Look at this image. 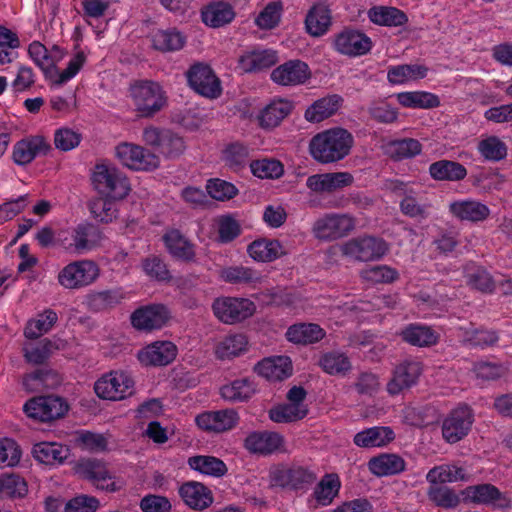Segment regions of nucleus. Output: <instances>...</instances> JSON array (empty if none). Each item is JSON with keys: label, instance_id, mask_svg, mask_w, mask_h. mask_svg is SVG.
Instances as JSON below:
<instances>
[{"label": "nucleus", "instance_id": "obj_1", "mask_svg": "<svg viewBox=\"0 0 512 512\" xmlns=\"http://www.w3.org/2000/svg\"><path fill=\"white\" fill-rule=\"evenodd\" d=\"M30 59L44 73L45 79L54 87H60L73 79L83 67L86 57L83 52L76 53L69 60L67 67L59 70L56 66L66 53L58 46L47 48L39 41H33L28 46Z\"/></svg>", "mask_w": 512, "mask_h": 512}, {"label": "nucleus", "instance_id": "obj_2", "mask_svg": "<svg viewBox=\"0 0 512 512\" xmlns=\"http://www.w3.org/2000/svg\"><path fill=\"white\" fill-rule=\"evenodd\" d=\"M353 144L354 138L348 130L335 127L313 136L309 143V152L318 163L330 164L348 156Z\"/></svg>", "mask_w": 512, "mask_h": 512}, {"label": "nucleus", "instance_id": "obj_3", "mask_svg": "<svg viewBox=\"0 0 512 512\" xmlns=\"http://www.w3.org/2000/svg\"><path fill=\"white\" fill-rule=\"evenodd\" d=\"M73 470L80 478L104 492H118L126 486L125 479L113 471L109 464L101 459H79L75 463Z\"/></svg>", "mask_w": 512, "mask_h": 512}, {"label": "nucleus", "instance_id": "obj_4", "mask_svg": "<svg viewBox=\"0 0 512 512\" xmlns=\"http://www.w3.org/2000/svg\"><path fill=\"white\" fill-rule=\"evenodd\" d=\"M135 379L125 369H112L102 373L93 384L95 395L103 401L120 402L135 394Z\"/></svg>", "mask_w": 512, "mask_h": 512}, {"label": "nucleus", "instance_id": "obj_5", "mask_svg": "<svg viewBox=\"0 0 512 512\" xmlns=\"http://www.w3.org/2000/svg\"><path fill=\"white\" fill-rule=\"evenodd\" d=\"M128 98L139 116L153 117L167 104V96L163 87L150 80H140L132 83L128 89Z\"/></svg>", "mask_w": 512, "mask_h": 512}, {"label": "nucleus", "instance_id": "obj_6", "mask_svg": "<svg viewBox=\"0 0 512 512\" xmlns=\"http://www.w3.org/2000/svg\"><path fill=\"white\" fill-rule=\"evenodd\" d=\"M92 184L101 196L117 201L126 198L131 191L127 176L112 165H97L92 174Z\"/></svg>", "mask_w": 512, "mask_h": 512}, {"label": "nucleus", "instance_id": "obj_7", "mask_svg": "<svg viewBox=\"0 0 512 512\" xmlns=\"http://www.w3.org/2000/svg\"><path fill=\"white\" fill-rule=\"evenodd\" d=\"M99 275L100 269L94 261L82 259L65 265L59 271L57 281L63 288L75 290L91 285Z\"/></svg>", "mask_w": 512, "mask_h": 512}, {"label": "nucleus", "instance_id": "obj_8", "mask_svg": "<svg viewBox=\"0 0 512 512\" xmlns=\"http://www.w3.org/2000/svg\"><path fill=\"white\" fill-rule=\"evenodd\" d=\"M212 311L220 322L233 325L252 317L256 305L248 298L222 296L213 301Z\"/></svg>", "mask_w": 512, "mask_h": 512}, {"label": "nucleus", "instance_id": "obj_9", "mask_svg": "<svg viewBox=\"0 0 512 512\" xmlns=\"http://www.w3.org/2000/svg\"><path fill=\"white\" fill-rule=\"evenodd\" d=\"M115 156L121 165L133 170L149 172L160 165L159 157L135 143L122 142L115 147Z\"/></svg>", "mask_w": 512, "mask_h": 512}, {"label": "nucleus", "instance_id": "obj_10", "mask_svg": "<svg viewBox=\"0 0 512 512\" xmlns=\"http://www.w3.org/2000/svg\"><path fill=\"white\" fill-rule=\"evenodd\" d=\"M342 254L359 262L375 261L388 251L387 243L377 237L361 236L352 238L340 246Z\"/></svg>", "mask_w": 512, "mask_h": 512}, {"label": "nucleus", "instance_id": "obj_11", "mask_svg": "<svg viewBox=\"0 0 512 512\" xmlns=\"http://www.w3.org/2000/svg\"><path fill=\"white\" fill-rule=\"evenodd\" d=\"M355 228V220L348 214H325L314 222L312 233L321 241H334L348 235Z\"/></svg>", "mask_w": 512, "mask_h": 512}, {"label": "nucleus", "instance_id": "obj_12", "mask_svg": "<svg viewBox=\"0 0 512 512\" xmlns=\"http://www.w3.org/2000/svg\"><path fill=\"white\" fill-rule=\"evenodd\" d=\"M99 231L89 223H80L71 230L59 233L58 242L68 251L83 253L92 250L100 241Z\"/></svg>", "mask_w": 512, "mask_h": 512}, {"label": "nucleus", "instance_id": "obj_13", "mask_svg": "<svg viewBox=\"0 0 512 512\" xmlns=\"http://www.w3.org/2000/svg\"><path fill=\"white\" fill-rule=\"evenodd\" d=\"M68 410L66 402L53 396H40L28 400L24 406L23 411L27 417L41 421L48 422L64 416Z\"/></svg>", "mask_w": 512, "mask_h": 512}, {"label": "nucleus", "instance_id": "obj_14", "mask_svg": "<svg viewBox=\"0 0 512 512\" xmlns=\"http://www.w3.org/2000/svg\"><path fill=\"white\" fill-rule=\"evenodd\" d=\"M238 412L233 408L205 411L195 417L197 427L209 433H223L234 429L239 423Z\"/></svg>", "mask_w": 512, "mask_h": 512}, {"label": "nucleus", "instance_id": "obj_15", "mask_svg": "<svg viewBox=\"0 0 512 512\" xmlns=\"http://www.w3.org/2000/svg\"><path fill=\"white\" fill-rule=\"evenodd\" d=\"M270 78L279 86L295 87L305 84L311 78V70L306 62L294 59L273 69Z\"/></svg>", "mask_w": 512, "mask_h": 512}, {"label": "nucleus", "instance_id": "obj_16", "mask_svg": "<svg viewBox=\"0 0 512 512\" xmlns=\"http://www.w3.org/2000/svg\"><path fill=\"white\" fill-rule=\"evenodd\" d=\"M187 77L189 85L198 94L211 99L220 96L221 84L210 66L195 64L189 69Z\"/></svg>", "mask_w": 512, "mask_h": 512}, {"label": "nucleus", "instance_id": "obj_17", "mask_svg": "<svg viewBox=\"0 0 512 512\" xmlns=\"http://www.w3.org/2000/svg\"><path fill=\"white\" fill-rule=\"evenodd\" d=\"M473 414L469 407L460 406L452 410L442 424V435L448 443L463 439L471 429Z\"/></svg>", "mask_w": 512, "mask_h": 512}, {"label": "nucleus", "instance_id": "obj_18", "mask_svg": "<svg viewBox=\"0 0 512 512\" xmlns=\"http://www.w3.org/2000/svg\"><path fill=\"white\" fill-rule=\"evenodd\" d=\"M170 318L168 309L160 304L142 306L130 316L131 325L140 331L161 329Z\"/></svg>", "mask_w": 512, "mask_h": 512}, {"label": "nucleus", "instance_id": "obj_19", "mask_svg": "<svg viewBox=\"0 0 512 512\" xmlns=\"http://www.w3.org/2000/svg\"><path fill=\"white\" fill-rule=\"evenodd\" d=\"M50 150V145L41 135H30L17 141L12 150V159L16 165L25 166L34 159L45 155Z\"/></svg>", "mask_w": 512, "mask_h": 512}, {"label": "nucleus", "instance_id": "obj_20", "mask_svg": "<svg viewBox=\"0 0 512 512\" xmlns=\"http://www.w3.org/2000/svg\"><path fill=\"white\" fill-rule=\"evenodd\" d=\"M465 501L492 506L495 509L510 507L511 500L491 484L469 486L462 491Z\"/></svg>", "mask_w": 512, "mask_h": 512}, {"label": "nucleus", "instance_id": "obj_21", "mask_svg": "<svg viewBox=\"0 0 512 512\" xmlns=\"http://www.w3.org/2000/svg\"><path fill=\"white\" fill-rule=\"evenodd\" d=\"M333 46L340 54L357 57L368 53L372 48V42L360 31L344 30L335 37Z\"/></svg>", "mask_w": 512, "mask_h": 512}, {"label": "nucleus", "instance_id": "obj_22", "mask_svg": "<svg viewBox=\"0 0 512 512\" xmlns=\"http://www.w3.org/2000/svg\"><path fill=\"white\" fill-rule=\"evenodd\" d=\"M177 355V347L170 341H155L137 353V359L143 366H165Z\"/></svg>", "mask_w": 512, "mask_h": 512}, {"label": "nucleus", "instance_id": "obj_23", "mask_svg": "<svg viewBox=\"0 0 512 512\" xmlns=\"http://www.w3.org/2000/svg\"><path fill=\"white\" fill-rule=\"evenodd\" d=\"M249 348L248 337L243 333H231L215 340L213 354L220 361H231L244 355Z\"/></svg>", "mask_w": 512, "mask_h": 512}, {"label": "nucleus", "instance_id": "obj_24", "mask_svg": "<svg viewBox=\"0 0 512 512\" xmlns=\"http://www.w3.org/2000/svg\"><path fill=\"white\" fill-rule=\"evenodd\" d=\"M341 489V480L338 474H325L315 485L311 495L308 498L310 508L329 506L338 496Z\"/></svg>", "mask_w": 512, "mask_h": 512}, {"label": "nucleus", "instance_id": "obj_25", "mask_svg": "<svg viewBox=\"0 0 512 512\" xmlns=\"http://www.w3.org/2000/svg\"><path fill=\"white\" fill-rule=\"evenodd\" d=\"M245 448L251 453L268 455L285 451V440L277 432H253L245 439Z\"/></svg>", "mask_w": 512, "mask_h": 512}, {"label": "nucleus", "instance_id": "obj_26", "mask_svg": "<svg viewBox=\"0 0 512 512\" xmlns=\"http://www.w3.org/2000/svg\"><path fill=\"white\" fill-rule=\"evenodd\" d=\"M353 181L354 177L349 172H331L309 176L306 186L315 193H330L350 186Z\"/></svg>", "mask_w": 512, "mask_h": 512}, {"label": "nucleus", "instance_id": "obj_27", "mask_svg": "<svg viewBox=\"0 0 512 512\" xmlns=\"http://www.w3.org/2000/svg\"><path fill=\"white\" fill-rule=\"evenodd\" d=\"M422 367L419 362L408 361L398 365L391 380L387 383V392L390 395H398L403 390L410 388L414 385L420 374Z\"/></svg>", "mask_w": 512, "mask_h": 512}, {"label": "nucleus", "instance_id": "obj_28", "mask_svg": "<svg viewBox=\"0 0 512 512\" xmlns=\"http://www.w3.org/2000/svg\"><path fill=\"white\" fill-rule=\"evenodd\" d=\"M293 102L288 99L276 98L270 101L257 116L259 126L263 129H274L292 112Z\"/></svg>", "mask_w": 512, "mask_h": 512}, {"label": "nucleus", "instance_id": "obj_29", "mask_svg": "<svg viewBox=\"0 0 512 512\" xmlns=\"http://www.w3.org/2000/svg\"><path fill=\"white\" fill-rule=\"evenodd\" d=\"M248 256L258 263H270L286 254L280 241L269 238H258L247 246Z\"/></svg>", "mask_w": 512, "mask_h": 512}, {"label": "nucleus", "instance_id": "obj_30", "mask_svg": "<svg viewBox=\"0 0 512 512\" xmlns=\"http://www.w3.org/2000/svg\"><path fill=\"white\" fill-rule=\"evenodd\" d=\"M390 189L397 195L403 196L400 202V210L404 215L418 220L428 217L429 205L420 204L413 196L414 192L407 184L395 181L391 183Z\"/></svg>", "mask_w": 512, "mask_h": 512}, {"label": "nucleus", "instance_id": "obj_31", "mask_svg": "<svg viewBox=\"0 0 512 512\" xmlns=\"http://www.w3.org/2000/svg\"><path fill=\"white\" fill-rule=\"evenodd\" d=\"M179 495L191 509L204 510L213 502L211 491L200 482L190 481L179 487Z\"/></svg>", "mask_w": 512, "mask_h": 512}, {"label": "nucleus", "instance_id": "obj_32", "mask_svg": "<svg viewBox=\"0 0 512 512\" xmlns=\"http://www.w3.org/2000/svg\"><path fill=\"white\" fill-rule=\"evenodd\" d=\"M255 371L269 381H281L291 376L292 362L286 356L269 357L260 361Z\"/></svg>", "mask_w": 512, "mask_h": 512}, {"label": "nucleus", "instance_id": "obj_33", "mask_svg": "<svg viewBox=\"0 0 512 512\" xmlns=\"http://www.w3.org/2000/svg\"><path fill=\"white\" fill-rule=\"evenodd\" d=\"M343 104V98L337 94L327 95L314 101L304 113L308 122L319 123L335 115Z\"/></svg>", "mask_w": 512, "mask_h": 512}, {"label": "nucleus", "instance_id": "obj_34", "mask_svg": "<svg viewBox=\"0 0 512 512\" xmlns=\"http://www.w3.org/2000/svg\"><path fill=\"white\" fill-rule=\"evenodd\" d=\"M278 60L276 51L272 49H256L243 53L238 67L245 73L257 72L274 65Z\"/></svg>", "mask_w": 512, "mask_h": 512}, {"label": "nucleus", "instance_id": "obj_35", "mask_svg": "<svg viewBox=\"0 0 512 512\" xmlns=\"http://www.w3.org/2000/svg\"><path fill=\"white\" fill-rule=\"evenodd\" d=\"M395 439L394 431L388 426H374L354 435L353 442L360 448H379Z\"/></svg>", "mask_w": 512, "mask_h": 512}, {"label": "nucleus", "instance_id": "obj_36", "mask_svg": "<svg viewBox=\"0 0 512 512\" xmlns=\"http://www.w3.org/2000/svg\"><path fill=\"white\" fill-rule=\"evenodd\" d=\"M449 210L454 217L469 222L484 221L490 215L487 205L472 199L454 201L450 203Z\"/></svg>", "mask_w": 512, "mask_h": 512}, {"label": "nucleus", "instance_id": "obj_37", "mask_svg": "<svg viewBox=\"0 0 512 512\" xmlns=\"http://www.w3.org/2000/svg\"><path fill=\"white\" fill-rule=\"evenodd\" d=\"M234 17L233 7L223 1L211 2L201 11L203 23L212 28H219L230 23Z\"/></svg>", "mask_w": 512, "mask_h": 512}, {"label": "nucleus", "instance_id": "obj_38", "mask_svg": "<svg viewBox=\"0 0 512 512\" xmlns=\"http://www.w3.org/2000/svg\"><path fill=\"white\" fill-rule=\"evenodd\" d=\"M154 49L161 52H173L182 49L186 43L185 35L176 28L157 29L150 34Z\"/></svg>", "mask_w": 512, "mask_h": 512}, {"label": "nucleus", "instance_id": "obj_39", "mask_svg": "<svg viewBox=\"0 0 512 512\" xmlns=\"http://www.w3.org/2000/svg\"><path fill=\"white\" fill-rule=\"evenodd\" d=\"M256 391V384L253 380L240 378L222 385L220 395L225 401L238 403L248 401Z\"/></svg>", "mask_w": 512, "mask_h": 512}, {"label": "nucleus", "instance_id": "obj_40", "mask_svg": "<svg viewBox=\"0 0 512 512\" xmlns=\"http://www.w3.org/2000/svg\"><path fill=\"white\" fill-rule=\"evenodd\" d=\"M429 68L421 64H402L391 66L387 71V79L392 85H405L424 79Z\"/></svg>", "mask_w": 512, "mask_h": 512}, {"label": "nucleus", "instance_id": "obj_41", "mask_svg": "<svg viewBox=\"0 0 512 512\" xmlns=\"http://www.w3.org/2000/svg\"><path fill=\"white\" fill-rule=\"evenodd\" d=\"M163 241L166 249L173 257L184 261H191L194 259V245L178 230H168L163 235Z\"/></svg>", "mask_w": 512, "mask_h": 512}, {"label": "nucleus", "instance_id": "obj_42", "mask_svg": "<svg viewBox=\"0 0 512 512\" xmlns=\"http://www.w3.org/2000/svg\"><path fill=\"white\" fill-rule=\"evenodd\" d=\"M331 11L324 4H316L310 8L305 18L306 31L314 37L324 35L331 25Z\"/></svg>", "mask_w": 512, "mask_h": 512}, {"label": "nucleus", "instance_id": "obj_43", "mask_svg": "<svg viewBox=\"0 0 512 512\" xmlns=\"http://www.w3.org/2000/svg\"><path fill=\"white\" fill-rule=\"evenodd\" d=\"M69 448L55 442H40L33 446V457L47 465L61 464L69 456Z\"/></svg>", "mask_w": 512, "mask_h": 512}, {"label": "nucleus", "instance_id": "obj_44", "mask_svg": "<svg viewBox=\"0 0 512 512\" xmlns=\"http://www.w3.org/2000/svg\"><path fill=\"white\" fill-rule=\"evenodd\" d=\"M326 335L324 329L314 323L292 325L286 332L288 341L295 344H313L322 340Z\"/></svg>", "mask_w": 512, "mask_h": 512}, {"label": "nucleus", "instance_id": "obj_45", "mask_svg": "<svg viewBox=\"0 0 512 512\" xmlns=\"http://www.w3.org/2000/svg\"><path fill=\"white\" fill-rule=\"evenodd\" d=\"M219 278L232 284H260L263 276L251 267L242 265L224 267L219 272Z\"/></svg>", "mask_w": 512, "mask_h": 512}, {"label": "nucleus", "instance_id": "obj_46", "mask_svg": "<svg viewBox=\"0 0 512 512\" xmlns=\"http://www.w3.org/2000/svg\"><path fill=\"white\" fill-rule=\"evenodd\" d=\"M400 105L413 109H430L440 105L439 97L427 91H407L396 95Z\"/></svg>", "mask_w": 512, "mask_h": 512}, {"label": "nucleus", "instance_id": "obj_47", "mask_svg": "<svg viewBox=\"0 0 512 512\" xmlns=\"http://www.w3.org/2000/svg\"><path fill=\"white\" fill-rule=\"evenodd\" d=\"M188 466L200 474L211 477H222L227 473L226 464L219 458L209 455L192 456L187 461Z\"/></svg>", "mask_w": 512, "mask_h": 512}, {"label": "nucleus", "instance_id": "obj_48", "mask_svg": "<svg viewBox=\"0 0 512 512\" xmlns=\"http://www.w3.org/2000/svg\"><path fill=\"white\" fill-rule=\"evenodd\" d=\"M369 470L376 476H388L402 472L405 461L396 454H381L368 463Z\"/></svg>", "mask_w": 512, "mask_h": 512}, {"label": "nucleus", "instance_id": "obj_49", "mask_svg": "<svg viewBox=\"0 0 512 512\" xmlns=\"http://www.w3.org/2000/svg\"><path fill=\"white\" fill-rule=\"evenodd\" d=\"M28 494L26 480L16 473L0 475V500L24 498Z\"/></svg>", "mask_w": 512, "mask_h": 512}, {"label": "nucleus", "instance_id": "obj_50", "mask_svg": "<svg viewBox=\"0 0 512 512\" xmlns=\"http://www.w3.org/2000/svg\"><path fill=\"white\" fill-rule=\"evenodd\" d=\"M430 175L435 180L459 181L466 177V168L457 162L441 160L429 167Z\"/></svg>", "mask_w": 512, "mask_h": 512}, {"label": "nucleus", "instance_id": "obj_51", "mask_svg": "<svg viewBox=\"0 0 512 512\" xmlns=\"http://www.w3.org/2000/svg\"><path fill=\"white\" fill-rule=\"evenodd\" d=\"M371 22L381 26H400L407 21L406 15L395 7L376 6L368 11Z\"/></svg>", "mask_w": 512, "mask_h": 512}, {"label": "nucleus", "instance_id": "obj_52", "mask_svg": "<svg viewBox=\"0 0 512 512\" xmlns=\"http://www.w3.org/2000/svg\"><path fill=\"white\" fill-rule=\"evenodd\" d=\"M477 150L486 161L490 162H499L505 159L508 153L506 143L493 135L482 138L477 145Z\"/></svg>", "mask_w": 512, "mask_h": 512}, {"label": "nucleus", "instance_id": "obj_53", "mask_svg": "<svg viewBox=\"0 0 512 512\" xmlns=\"http://www.w3.org/2000/svg\"><path fill=\"white\" fill-rule=\"evenodd\" d=\"M319 365L323 371L329 375H345L351 369V362L347 355L340 351H331L324 353Z\"/></svg>", "mask_w": 512, "mask_h": 512}, {"label": "nucleus", "instance_id": "obj_54", "mask_svg": "<svg viewBox=\"0 0 512 512\" xmlns=\"http://www.w3.org/2000/svg\"><path fill=\"white\" fill-rule=\"evenodd\" d=\"M384 152L394 159H404L418 155L421 144L415 139L391 140L383 145Z\"/></svg>", "mask_w": 512, "mask_h": 512}, {"label": "nucleus", "instance_id": "obj_55", "mask_svg": "<svg viewBox=\"0 0 512 512\" xmlns=\"http://www.w3.org/2000/svg\"><path fill=\"white\" fill-rule=\"evenodd\" d=\"M307 412L303 403H286L273 407L269 411V417L275 423H288L304 418Z\"/></svg>", "mask_w": 512, "mask_h": 512}, {"label": "nucleus", "instance_id": "obj_56", "mask_svg": "<svg viewBox=\"0 0 512 512\" xmlns=\"http://www.w3.org/2000/svg\"><path fill=\"white\" fill-rule=\"evenodd\" d=\"M403 339L414 346H431L437 343L438 334L431 328L421 325H410L401 333Z\"/></svg>", "mask_w": 512, "mask_h": 512}, {"label": "nucleus", "instance_id": "obj_57", "mask_svg": "<svg viewBox=\"0 0 512 512\" xmlns=\"http://www.w3.org/2000/svg\"><path fill=\"white\" fill-rule=\"evenodd\" d=\"M360 277L370 284H390L399 278V272L388 265H373L362 269Z\"/></svg>", "mask_w": 512, "mask_h": 512}, {"label": "nucleus", "instance_id": "obj_58", "mask_svg": "<svg viewBox=\"0 0 512 512\" xmlns=\"http://www.w3.org/2000/svg\"><path fill=\"white\" fill-rule=\"evenodd\" d=\"M57 319L58 316L55 311L46 309L27 323L24 334L29 339H36L47 333L54 326Z\"/></svg>", "mask_w": 512, "mask_h": 512}, {"label": "nucleus", "instance_id": "obj_59", "mask_svg": "<svg viewBox=\"0 0 512 512\" xmlns=\"http://www.w3.org/2000/svg\"><path fill=\"white\" fill-rule=\"evenodd\" d=\"M251 173L260 179H278L284 174L283 164L273 158H263L250 163Z\"/></svg>", "mask_w": 512, "mask_h": 512}, {"label": "nucleus", "instance_id": "obj_60", "mask_svg": "<svg viewBox=\"0 0 512 512\" xmlns=\"http://www.w3.org/2000/svg\"><path fill=\"white\" fill-rule=\"evenodd\" d=\"M427 481L432 484L451 483L465 479L464 470L455 465L443 464L432 468L426 475Z\"/></svg>", "mask_w": 512, "mask_h": 512}, {"label": "nucleus", "instance_id": "obj_61", "mask_svg": "<svg viewBox=\"0 0 512 512\" xmlns=\"http://www.w3.org/2000/svg\"><path fill=\"white\" fill-rule=\"evenodd\" d=\"M463 341L471 346H490L498 341V335L493 330L475 328L469 326L460 329Z\"/></svg>", "mask_w": 512, "mask_h": 512}, {"label": "nucleus", "instance_id": "obj_62", "mask_svg": "<svg viewBox=\"0 0 512 512\" xmlns=\"http://www.w3.org/2000/svg\"><path fill=\"white\" fill-rule=\"evenodd\" d=\"M76 445L84 451L102 453L108 449V439L103 434L82 431L75 439Z\"/></svg>", "mask_w": 512, "mask_h": 512}, {"label": "nucleus", "instance_id": "obj_63", "mask_svg": "<svg viewBox=\"0 0 512 512\" xmlns=\"http://www.w3.org/2000/svg\"><path fill=\"white\" fill-rule=\"evenodd\" d=\"M114 201L115 200L108 199L103 196L93 200L90 204V212L92 216L96 220L104 223L113 221L118 214V209Z\"/></svg>", "mask_w": 512, "mask_h": 512}, {"label": "nucleus", "instance_id": "obj_64", "mask_svg": "<svg viewBox=\"0 0 512 512\" xmlns=\"http://www.w3.org/2000/svg\"><path fill=\"white\" fill-rule=\"evenodd\" d=\"M21 455L20 446L15 440L7 437L0 439V469L17 466Z\"/></svg>", "mask_w": 512, "mask_h": 512}]
</instances>
